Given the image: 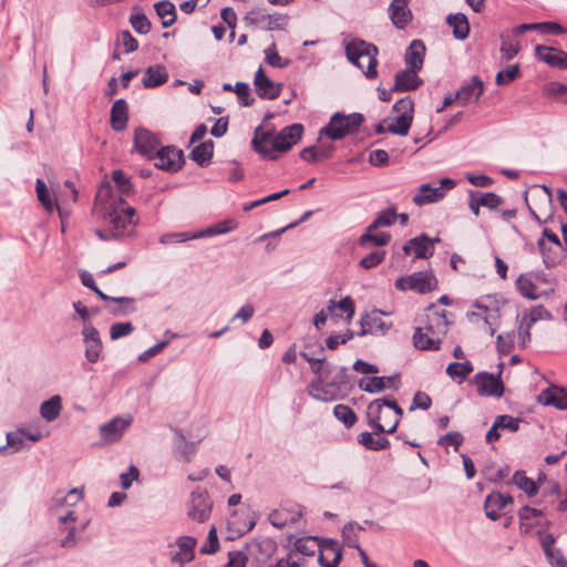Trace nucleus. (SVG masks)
Returning a JSON list of instances; mask_svg holds the SVG:
<instances>
[{"instance_id": "f257e3e1", "label": "nucleus", "mask_w": 567, "mask_h": 567, "mask_svg": "<svg viewBox=\"0 0 567 567\" xmlns=\"http://www.w3.org/2000/svg\"><path fill=\"white\" fill-rule=\"evenodd\" d=\"M112 179L120 195H116L109 184L100 186L94 203V215L102 224L94 229V234L103 241L118 240L133 234L137 224L136 210L125 205L122 196L131 194L133 185L130 178L121 171L112 172Z\"/></svg>"}, {"instance_id": "f03ea898", "label": "nucleus", "mask_w": 567, "mask_h": 567, "mask_svg": "<svg viewBox=\"0 0 567 567\" xmlns=\"http://www.w3.org/2000/svg\"><path fill=\"white\" fill-rule=\"evenodd\" d=\"M452 317L445 310H440L435 305H431L426 309L425 330L432 333V339L423 340L421 332H414L413 344L419 350L435 351L439 350L443 338L446 336L450 326L452 324Z\"/></svg>"}, {"instance_id": "7ed1b4c3", "label": "nucleus", "mask_w": 567, "mask_h": 567, "mask_svg": "<svg viewBox=\"0 0 567 567\" xmlns=\"http://www.w3.org/2000/svg\"><path fill=\"white\" fill-rule=\"evenodd\" d=\"M402 414L403 411L395 401L377 399L368 406L369 424L374 433H393Z\"/></svg>"}, {"instance_id": "20e7f679", "label": "nucleus", "mask_w": 567, "mask_h": 567, "mask_svg": "<svg viewBox=\"0 0 567 567\" xmlns=\"http://www.w3.org/2000/svg\"><path fill=\"white\" fill-rule=\"evenodd\" d=\"M346 55L367 79L378 76V48L375 45L363 40H352L346 44Z\"/></svg>"}, {"instance_id": "39448f33", "label": "nucleus", "mask_w": 567, "mask_h": 567, "mask_svg": "<svg viewBox=\"0 0 567 567\" xmlns=\"http://www.w3.org/2000/svg\"><path fill=\"white\" fill-rule=\"evenodd\" d=\"M392 112L394 115L384 120L388 131L400 136L408 135L413 121V101L409 96L400 99L393 105Z\"/></svg>"}, {"instance_id": "423d86ee", "label": "nucleus", "mask_w": 567, "mask_h": 567, "mask_svg": "<svg viewBox=\"0 0 567 567\" xmlns=\"http://www.w3.org/2000/svg\"><path fill=\"white\" fill-rule=\"evenodd\" d=\"M363 121V115L360 113H352L349 115L336 113L331 117L329 124L323 130H321V134L324 133L332 140H339L347 134L355 133Z\"/></svg>"}, {"instance_id": "0eeeda50", "label": "nucleus", "mask_w": 567, "mask_h": 567, "mask_svg": "<svg viewBox=\"0 0 567 567\" xmlns=\"http://www.w3.org/2000/svg\"><path fill=\"white\" fill-rule=\"evenodd\" d=\"M455 185V181L449 177L441 178L437 183L422 184L413 196V203L417 206L436 203L444 198L446 192L454 188Z\"/></svg>"}, {"instance_id": "6e6552de", "label": "nucleus", "mask_w": 567, "mask_h": 567, "mask_svg": "<svg viewBox=\"0 0 567 567\" xmlns=\"http://www.w3.org/2000/svg\"><path fill=\"white\" fill-rule=\"evenodd\" d=\"M394 285L401 291L412 290L419 293H426L436 289L437 280L431 271H417L400 277Z\"/></svg>"}, {"instance_id": "1a4fd4ad", "label": "nucleus", "mask_w": 567, "mask_h": 567, "mask_svg": "<svg viewBox=\"0 0 567 567\" xmlns=\"http://www.w3.org/2000/svg\"><path fill=\"white\" fill-rule=\"evenodd\" d=\"M213 502L206 488L197 487L190 494L187 515L190 519L204 523L210 517Z\"/></svg>"}, {"instance_id": "9d476101", "label": "nucleus", "mask_w": 567, "mask_h": 567, "mask_svg": "<svg viewBox=\"0 0 567 567\" xmlns=\"http://www.w3.org/2000/svg\"><path fill=\"white\" fill-rule=\"evenodd\" d=\"M303 515V507L292 501H285L269 514V522L278 528L297 523Z\"/></svg>"}, {"instance_id": "9b49d317", "label": "nucleus", "mask_w": 567, "mask_h": 567, "mask_svg": "<svg viewBox=\"0 0 567 567\" xmlns=\"http://www.w3.org/2000/svg\"><path fill=\"white\" fill-rule=\"evenodd\" d=\"M503 363H499V371L495 375L487 372H478L474 377V383L477 386V393L481 396H496L499 398L504 393V384L501 381V373Z\"/></svg>"}, {"instance_id": "f8f14e48", "label": "nucleus", "mask_w": 567, "mask_h": 567, "mask_svg": "<svg viewBox=\"0 0 567 567\" xmlns=\"http://www.w3.org/2000/svg\"><path fill=\"white\" fill-rule=\"evenodd\" d=\"M354 316V303L350 297H344L338 302L331 300L327 307V311L321 309V326L324 324L328 317L336 322L343 321L349 324Z\"/></svg>"}, {"instance_id": "ddd939ff", "label": "nucleus", "mask_w": 567, "mask_h": 567, "mask_svg": "<svg viewBox=\"0 0 567 567\" xmlns=\"http://www.w3.org/2000/svg\"><path fill=\"white\" fill-rule=\"evenodd\" d=\"M245 21L266 31L284 30L288 24V17L280 13L267 14L264 12H249Z\"/></svg>"}, {"instance_id": "4468645a", "label": "nucleus", "mask_w": 567, "mask_h": 567, "mask_svg": "<svg viewBox=\"0 0 567 567\" xmlns=\"http://www.w3.org/2000/svg\"><path fill=\"white\" fill-rule=\"evenodd\" d=\"M384 312L380 310H372L371 312L362 316L360 320L361 331L359 336L365 334H375L383 336L385 334L392 323L383 318Z\"/></svg>"}, {"instance_id": "2eb2a0df", "label": "nucleus", "mask_w": 567, "mask_h": 567, "mask_svg": "<svg viewBox=\"0 0 567 567\" xmlns=\"http://www.w3.org/2000/svg\"><path fill=\"white\" fill-rule=\"evenodd\" d=\"M134 147L143 156L152 159L161 151L158 138L146 128H136L134 134Z\"/></svg>"}, {"instance_id": "dca6fc26", "label": "nucleus", "mask_w": 567, "mask_h": 567, "mask_svg": "<svg viewBox=\"0 0 567 567\" xmlns=\"http://www.w3.org/2000/svg\"><path fill=\"white\" fill-rule=\"evenodd\" d=\"M302 134V125L292 124L285 127L278 135H274L271 142V154L274 152H286L299 142Z\"/></svg>"}, {"instance_id": "f3484780", "label": "nucleus", "mask_w": 567, "mask_h": 567, "mask_svg": "<svg viewBox=\"0 0 567 567\" xmlns=\"http://www.w3.org/2000/svg\"><path fill=\"white\" fill-rule=\"evenodd\" d=\"M83 342L85 344V358L89 362L95 363L99 361L103 346L100 333L92 324H85L82 330Z\"/></svg>"}, {"instance_id": "a211bd4d", "label": "nucleus", "mask_w": 567, "mask_h": 567, "mask_svg": "<svg viewBox=\"0 0 567 567\" xmlns=\"http://www.w3.org/2000/svg\"><path fill=\"white\" fill-rule=\"evenodd\" d=\"M131 423L132 417H113L100 426V435L102 440L107 444L117 442L123 436L124 432L131 425Z\"/></svg>"}, {"instance_id": "6ab92c4d", "label": "nucleus", "mask_w": 567, "mask_h": 567, "mask_svg": "<svg viewBox=\"0 0 567 567\" xmlns=\"http://www.w3.org/2000/svg\"><path fill=\"white\" fill-rule=\"evenodd\" d=\"M155 166L161 169L177 172L182 168L183 152L174 146L162 147L155 156Z\"/></svg>"}, {"instance_id": "aec40b11", "label": "nucleus", "mask_w": 567, "mask_h": 567, "mask_svg": "<svg viewBox=\"0 0 567 567\" xmlns=\"http://www.w3.org/2000/svg\"><path fill=\"white\" fill-rule=\"evenodd\" d=\"M254 84L260 99L275 100L280 95L281 84L271 81L261 66L255 74Z\"/></svg>"}, {"instance_id": "412c9836", "label": "nucleus", "mask_w": 567, "mask_h": 567, "mask_svg": "<svg viewBox=\"0 0 567 567\" xmlns=\"http://www.w3.org/2000/svg\"><path fill=\"white\" fill-rule=\"evenodd\" d=\"M400 384L399 375L390 377H370L361 379L358 383L359 388L368 393L381 392L385 389H398Z\"/></svg>"}, {"instance_id": "4be33fe9", "label": "nucleus", "mask_w": 567, "mask_h": 567, "mask_svg": "<svg viewBox=\"0 0 567 567\" xmlns=\"http://www.w3.org/2000/svg\"><path fill=\"white\" fill-rule=\"evenodd\" d=\"M439 238L430 239L426 235H421L410 239L403 247L405 255H414L415 258H429L434 252L433 244Z\"/></svg>"}, {"instance_id": "5701e85b", "label": "nucleus", "mask_w": 567, "mask_h": 567, "mask_svg": "<svg viewBox=\"0 0 567 567\" xmlns=\"http://www.w3.org/2000/svg\"><path fill=\"white\" fill-rule=\"evenodd\" d=\"M417 70L412 68H406L405 70H401L395 74L394 85L392 91L396 92H406L416 90L422 85L423 81L417 75Z\"/></svg>"}, {"instance_id": "b1692460", "label": "nucleus", "mask_w": 567, "mask_h": 567, "mask_svg": "<svg viewBox=\"0 0 567 567\" xmlns=\"http://www.w3.org/2000/svg\"><path fill=\"white\" fill-rule=\"evenodd\" d=\"M342 550L337 540L321 537V567H338Z\"/></svg>"}, {"instance_id": "393cba45", "label": "nucleus", "mask_w": 567, "mask_h": 567, "mask_svg": "<svg viewBox=\"0 0 567 567\" xmlns=\"http://www.w3.org/2000/svg\"><path fill=\"white\" fill-rule=\"evenodd\" d=\"M535 54L538 60L549 64L550 66L567 70V53L554 48L537 45Z\"/></svg>"}, {"instance_id": "a878e982", "label": "nucleus", "mask_w": 567, "mask_h": 567, "mask_svg": "<svg viewBox=\"0 0 567 567\" xmlns=\"http://www.w3.org/2000/svg\"><path fill=\"white\" fill-rule=\"evenodd\" d=\"M274 138V132L264 130L262 126H258L255 130L254 138L251 141L252 148L259 153L264 158L275 159L276 156L271 154V142Z\"/></svg>"}, {"instance_id": "bb28decb", "label": "nucleus", "mask_w": 567, "mask_h": 567, "mask_svg": "<svg viewBox=\"0 0 567 567\" xmlns=\"http://www.w3.org/2000/svg\"><path fill=\"white\" fill-rule=\"evenodd\" d=\"M538 401L544 405H551L558 410L567 409V390L551 385L540 392Z\"/></svg>"}, {"instance_id": "cd10ccee", "label": "nucleus", "mask_w": 567, "mask_h": 567, "mask_svg": "<svg viewBox=\"0 0 567 567\" xmlns=\"http://www.w3.org/2000/svg\"><path fill=\"white\" fill-rule=\"evenodd\" d=\"M511 503H513L511 495L496 492L491 493L487 495L484 503L485 514L489 519L496 520L499 518V512Z\"/></svg>"}, {"instance_id": "c85d7f7f", "label": "nucleus", "mask_w": 567, "mask_h": 567, "mask_svg": "<svg viewBox=\"0 0 567 567\" xmlns=\"http://www.w3.org/2000/svg\"><path fill=\"white\" fill-rule=\"evenodd\" d=\"M409 0H392L389 7L392 23L398 29H404L412 20V13L408 8Z\"/></svg>"}, {"instance_id": "c756f323", "label": "nucleus", "mask_w": 567, "mask_h": 567, "mask_svg": "<svg viewBox=\"0 0 567 567\" xmlns=\"http://www.w3.org/2000/svg\"><path fill=\"white\" fill-rule=\"evenodd\" d=\"M484 90V84L478 76H473L471 82L463 85L457 92L456 97L462 105L477 102Z\"/></svg>"}, {"instance_id": "7c9ffc66", "label": "nucleus", "mask_w": 567, "mask_h": 567, "mask_svg": "<svg viewBox=\"0 0 567 567\" xmlns=\"http://www.w3.org/2000/svg\"><path fill=\"white\" fill-rule=\"evenodd\" d=\"M542 516V509L533 508L529 506L522 507L518 512L520 533L527 534L532 530L533 527L543 525L540 520Z\"/></svg>"}, {"instance_id": "2f4dec72", "label": "nucleus", "mask_w": 567, "mask_h": 567, "mask_svg": "<svg viewBox=\"0 0 567 567\" xmlns=\"http://www.w3.org/2000/svg\"><path fill=\"white\" fill-rule=\"evenodd\" d=\"M110 121L111 127L116 132H122L126 128L128 121V107L125 100L120 99L113 103Z\"/></svg>"}, {"instance_id": "473e14b6", "label": "nucleus", "mask_w": 567, "mask_h": 567, "mask_svg": "<svg viewBox=\"0 0 567 567\" xmlns=\"http://www.w3.org/2000/svg\"><path fill=\"white\" fill-rule=\"evenodd\" d=\"M168 72L164 65L155 64L148 66L143 75L142 83L146 89H153L166 83Z\"/></svg>"}, {"instance_id": "72a5a7b5", "label": "nucleus", "mask_w": 567, "mask_h": 567, "mask_svg": "<svg viewBox=\"0 0 567 567\" xmlns=\"http://www.w3.org/2000/svg\"><path fill=\"white\" fill-rule=\"evenodd\" d=\"M425 47L422 41L413 40L405 52V63L409 68L420 71L423 66Z\"/></svg>"}, {"instance_id": "f704fd0d", "label": "nucleus", "mask_w": 567, "mask_h": 567, "mask_svg": "<svg viewBox=\"0 0 567 567\" xmlns=\"http://www.w3.org/2000/svg\"><path fill=\"white\" fill-rule=\"evenodd\" d=\"M197 542L194 537L181 536L177 539V546L179 548V551L176 553L172 559L181 564L192 561L194 559V548Z\"/></svg>"}, {"instance_id": "c9c22d12", "label": "nucleus", "mask_w": 567, "mask_h": 567, "mask_svg": "<svg viewBox=\"0 0 567 567\" xmlns=\"http://www.w3.org/2000/svg\"><path fill=\"white\" fill-rule=\"evenodd\" d=\"M380 434L381 433H374V429H372V432H362L358 436V442L368 450H384L390 445V442L388 439L380 436Z\"/></svg>"}, {"instance_id": "e433bc0d", "label": "nucleus", "mask_w": 567, "mask_h": 567, "mask_svg": "<svg viewBox=\"0 0 567 567\" xmlns=\"http://www.w3.org/2000/svg\"><path fill=\"white\" fill-rule=\"evenodd\" d=\"M446 22L453 29V34L457 40H465L470 33V24L465 14H450Z\"/></svg>"}, {"instance_id": "4c0bfd02", "label": "nucleus", "mask_w": 567, "mask_h": 567, "mask_svg": "<svg viewBox=\"0 0 567 567\" xmlns=\"http://www.w3.org/2000/svg\"><path fill=\"white\" fill-rule=\"evenodd\" d=\"M213 154L214 142L208 140L193 148L190 152V158L195 161L199 166L205 167L210 163Z\"/></svg>"}, {"instance_id": "58836bf2", "label": "nucleus", "mask_w": 567, "mask_h": 567, "mask_svg": "<svg viewBox=\"0 0 567 567\" xmlns=\"http://www.w3.org/2000/svg\"><path fill=\"white\" fill-rule=\"evenodd\" d=\"M155 11L162 20L163 28H168L176 21L175 4L168 0H163L154 4Z\"/></svg>"}, {"instance_id": "ea45409f", "label": "nucleus", "mask_w": 567, "mask_h": 567, "mask_svg": "<svg viewBox=\"0 0 567 567\" xmlns=\"http://www.w3.org/2000/svg\"><path fill=\"white\" fill-rule=\"evenodd\" d=\"M61 409V398L59 395H53L49 400L41 403L40 414L47 422H52L58 419Z\"/></svg>"}, {"instance_id": "a19ab883", "label": "nucleus", "mask_w": 567, "mask_h": 567, "mask_svg": "<svg viewBox=\"0 0 567 567\" xmlns=\"http://www.w3.org/2000/svg\"><path fill=\"white\" fill-rule=\"evenodd\" d=\"M296 557L298 554L303 556H315L316 551L319 550V536L301 537L295 543Z\"/></svg>"}, {"instance_id": "79ce46f5", "label": "nucleus", "mask_w": 567, "mask_h": 567, "mask_svg": "<svg viewBox=\"0 0 567 567\" xmlns=\"http://www.w3.org/2000/svg\"><path fill=\"white\" fill-rule=\"evenodd\" d=\"M35 192L39 202L42 204L47 212L51 213L54 208H56L59 210L60 217H63L60 207L51 199L49 189L41 178H38L35 182Z\"/></svg>"}, {"instance_id": "37998d69", "label": "nucleus", "mask_w": 567, "mask_h": 567, "mask_svg": "<svg viewBox=\"0 0 567 567\" xmlns=\"http://www.w3.org/2000/svg\"><path fill=\"white\" fill-rule=\"evenodd\" d=\"M516 286L519 293L529 300H536L543 296V293L536 292V286L528 275H520Z\"/></svg>"}, {"instance_id": "c03bdc74", "label": "nucleus", "mask_w": 567, "mask_h": 567, "mask_svg": "<svg viewBox=\"0 0 567 567\" xmlns=\"http://www.w3.org/2000/svg\"><path fill=\"white\" fill-rule=\"evenodd\" d=\"M112 302L117 303V306L109 307V312L115 317L125 316L128 313H133L135 311V300L130 297H115L112 298Z\"/></svg>"}, {"instance_id": "a18cd8bd", "label": "nucleus", "mask_w": 567, "mask_h": 567, "mask_svg": "<svg viewBox=\"0 0 567 567\" xmlns=\"http://www.w3.org/2000/svg\"><path fill=\"white\" fill-rule=\"evenodd\" d=\"M473 371V365L471 361L464 362H452L446 368V374L452 379H460V382L465 380L468 374Z\"/></svg>"}, {"instance_id": "49530a36", "label": "nucleus", "mask_w": 567, "mask_h": 567, "mask_svg": "<svg viewBox=\"0 0 567 567\" xmlns=\"http://www.w3.org/2000/svg\"><path fill=\"white\" fill-rule=\"evenodd\" d=\"M390 239L391 236L389 233L373 234V231H370L368 228L367 233L360 237V245L365 248L371 246H385Z\"/></svg>"}, {"instance_id": "de8ad7c7", "label": "nucleus", "mask_w": 567, "mask_h": 567, "mask_svg": "<svg viewBox=\"0 0 567 567\" xmlns=\"http://www.w3.org/2000/svg\"><path fill=\"white\" fill-rule=\"evenodd\" d=\"M332 413L347 429H350L357 422L355 413L348 405L337 404L333 408Z\"/></svg>"}, {"instance_id": "09e8293b", "label": "nucleus", "mask_w": 567, "mask_h": 567, "mask_svg": "<svg viewBox=\"0 0 567 567\" xmlns=\"http://www.w3.org/2000/svg\"><path fill=\"white\" fill-rule=\"evenodd\" d=\"M550 312L545 309L543 306H535L528 312L523 315L522 321L524 323H528V326H533L539 320H550Z\"/></svg>"}, {"instance_id": "8fccbe9b", "label": "nucleus", "mask_w": 567, "mask_h": 567, "mask_svg": "<svg viewBox=\"0 0 567 567\" xmlns=\"http://www.w3.org/2000/svg\"><path fill=\"white\" fill-rule=\"evenodd\" d=\"M514 484L528 496H533L537 493V486L535 482L527 477L524 472L517 471L513 476Z\"/></svg>"}, {"instance_id": "3c124183", "label": "nucleus", "mask_w": 567, "mask_h": 567, "mask_svg": "<svg viewBox=\"0 0 567 567\" xmlns=\"http://www.w3.org/2000/svg\"><path fill=\"white\" fill-rule=\"evenodd\" d=\"M502 45H501V54L502 58L506 61L512 60L519 52L520 45L517 41H514L509 37L501 35Z\"/></svg>"}, {"instance_id": "603ef678", "label": "nucleus", "mask_w": 567, "mask_h": 567, "mask_svg": "<svg viewBox=\"0 0 567 567\" xmlns=\"http://www.w3.org/2000/svg\"><path fill=\"white\" fill-rule=\"evenodd\" d=\"M520 75V70L518 64L508 65L505 70L499 71L496 74L495 82L497 85H506Z\"/></svg>"}, {"instance_id": "864d4df0", "label": "nucleus", "mask_w": 567, "mask_h": 567, "mask_svg": "<svg viewBox=\"0 0 567 567\" xmlns=\"http://www.w3.org/2000/svg\"><path fill=\"white\" fill-rule=\"evenodd\" d=\"M275 549V543L268 538L262 540H254L247 545L249 555H256L257 551H262L264 557L270 556Z\"/></svg>"}, {"instance_id": "5fc2aeb1", "label": "nucleus", "mask_w": 567, "mask_h": 567, "mask_svg": "<svg viewBox=\"0 0 567 567\" xmlns=\"http://www.w3.org/2000/svg\"><path fill=\"white\" fill-rule=\"evenodd\" d=\"M398 217V214L394 209H386L384 212H381L377 218L373 220V223L369 226L370 231H374L379 227H386L391 226Z\"/></svg>"}, {"instance_id": "6e6d98bb", "label": "nucleus", "mask_w": 567, "mask_h": 567, "mask_svg": "<svg viewBox=\"0 0 567 567\" xmlns=\"http://www.w3.org/2000/svg\"><path fill=\"white\" fill-rule=\"evenodd\" d=\"M344 544L351 548H359L358 535H357V523H347L341 530Z\"/></svg>"}, {"instance_id": "4d7b16f0", "label": "nucleus", "mask_w": 567, "mask_h": 567, "mask_svg": "<svg viewBox=\"0 0 567 567\" xmlns=\"http://www.w3.org/2000/svg\"><path fill=\"white\" fill-rule=\"evenodd\" d=\"M23 431L18 429L16 432H10L7 434V446H0V453L6 451L7 449H11L12 453L18 452L22 449L23 445Z\"/></svg>"}, {"instance_id": "13d9d810", "label": "nucleus", "mask_w": 567, "mask_h": 567, "mask_svg": "<svg viewBox=\"0 0 567 567\" xmlns=\"http://www.w3.org/2000/svg\"><path fill=\"white\" fill-rule=\"evenodd\" d=\"M265 56H266V62L269 65L275 66V68L282 69V68H286L289 63L288 60L282 59L278 54L275 43H272L271 47H269L268 49L265 50Z\"/></svg>"}, {"instance_id": "bf43d9fd", "label": "nucleus", "mask_w": 567, "mask_h": 567, "mask_svg": "<svg viewBox=\"0 0 567 567\" xmlns=\"http://www.w3.org/2000/svg\"><path fill=\"white\" fill-rule=\"evenodd\" d=\"M132 28L140 34H146L151 30V21L144 13H136L131 17Z\"/></svg>"}, {"instance_id": "052dcab7", "label": "nucleus", "mask_w": 567, "mask_h": 567, "mask_svg": "<svg viewBox=\"0 0 567 567\" xmlns=\"http://www.w3.org/2000/svg\"><path fill=\"white\" fill-rule=\"evenodd\" d=\"M234 91L239 99V104L243 106H250L254 103V99L249 96L250 87L245 82H237L234 85Z\"/></svg>"}, {"instance_id": "680f3d73", "label": "nucleus", "mask_w": 567, "mask_h": 567, "mask_svg": "<svg viewBox=\"0 0 567 567\" xmlns=\"http://www.w3.org/2000/svg\"><path fill=\"white\" fill-rule=\"evenodd\" d=\"M494 421L499 430L516 432L519 429V420L507 414L498 415Z\"/></svg>"}, {"instance_id": "e2e57ef3", "label": "nucleus", "mask_w": 567, "mask_h": 567, "mask_svg": "<svg viewBox=\"0 0 567 567\" xmlns=\"http://www.w3.org/2000/svg\"><path fill=\"white\" fill-rule=\"evenodd\" d=\"M353 338V332L351 330H347L346 332L343 333H337V334H332L330 336L327 340H326V346L328 349L330 350H336L340 344H344L347 343L349 340H351Z\"/></svg>"}, {"instance_id": "0e129e2a", "label": "nucleus", "mask_w": 567, "mask_h": 567, "mask_svg": "<svg viewBox=\"0 0 567 567\" xmlns=\"http://www.w3.org/2000/svg\"><path fill=\"white\" fill-rule=\"evenodd\" d=\"M133 330L134 327L131 322L113 323L110 328V337L112 340H116L122 337L128 336Z\"/></svg>"}, {"instance_id": "69168bd1", "label": "nucleus", "mask_w": 567, "mask_h": 567, "mask_svg": "<svg viewBox=\"0 0 567 567\" xmlns=\"http://www.w3.org/2000/svg\"><path fill=\"white\" fill-rule=\"evenodd\" d=\"M544 553L551 567H567V559L561 549L556 547Z\"/></svg>"}, {"instance_id": "338daca9", "label": "nucleus", "mask_w": 567, "mask_h": 567, "mask_svg": "<svg viewBox=\"0 0 567 567\" xmlns=\"http://www.w3.org/2000/svg\"><path fill=\"white\" fill-rule=\"evenodd\" d=\"M385 257V252L383 250H375L370 252L368 256L361 259L360 266L365 269H371L379 264L382 262V260Z\"/></svg>"}, {"instance_id": "774afa93", "label": "nucleus", "mask_w": 567, "mask_h": 567, "mask_svg": "<svg viewBox=\"0 0 567 567\" xmlns=\"http://www.w3.org/2000/svg\"><path fill=\"white\" fill-rule=\"evenodd\" d=\"M248 554L243 550L230 551L228 554V563L225 567H246Z\"/></svg>"}]
</instances>
